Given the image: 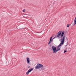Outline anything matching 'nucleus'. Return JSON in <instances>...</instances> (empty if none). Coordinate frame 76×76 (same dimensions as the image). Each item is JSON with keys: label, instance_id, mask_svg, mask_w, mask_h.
Wrapping results in <instances>:
<instances>
[{"label": "nucleus", "instance_id": "1", "mask_svg": "<svg viewBox=\"0 0 76 76\" xmlns=\"http://www.w3.org/2000/svg\"><path fill=\"white\" fill-rule=\"evenodd\" d=\"M65 39V35H64L63 38L61 39V42L59 44V45L57 47V48H60V46H61V45H63V44H64V40Z\"/></svg>", "mask_w": 76, "mask_h": 76}, {"label": "nucleus", "instance_id": "2", "mask_svg": "<svg viewBox=\"0 0 76 76\" xmlns=\"http://www.w3.org/2000/svg\"><path fill=\"white\" fill-rule=\"evenodd\" d=\"M43 67V65L39 63L35 67V69H40Z\"/></svg>", "mask_w": 76, "mask_h": 76}, {"label": "nucleus", "instance_id": "3", "mask_svg": "<svg viewBox=\"0 0 76 76\" xmlns=\"http://www.w3.org/2000/svg\"><path fill=\"white\" fill-rule=\"evenodd\" d=\"M52 50L54 53H56V48L54 46H53L52 47Z\"/></svg>", "mask_w": 76, "mask_h": 76}, {"label": "nucleus", "instance_id": "4", "mask_svg": "<svg viewBox=\"0 0 76 76\" xmlns=\"http://www.w3.org/2000/svg\"><path fill=\"white\" fill-rule=\"evenodd\" d=\"M34 70L33 68H31V69H29L26 72V74L27 75H29V73H30L32 71Z\"/></svg>", "mask_w": 76, "mask_h": 76}, {"label": "nucleus", "instance_id": "5", "mask_svg": "<svg viewBox=\"0 0 76 76\" xmlns=\"http://www.w3.org/2000/svg\"><path fill=\"white\" fill-rule=\"evenodd\" d=\"M52 38H53V37H51L50 39L49 40V42L48 43V44H50V43H51V42H52V41H53V39H55V38H57V37H54V38L52 40Z\"/></svg>", "mask_w": 76, "mask_h": 76}, {"label": "nucleus", "instance_id": "6", "mask_svg": "<svg viewBox=\"0 0 76 76\" xmlns=\"http://www.w3.org/2000/svg\"><path fill=\"white\" fill-rule=\"evenodd\" d=\"M61 31H60L57 33L56 37L60 38V36H61Z\"/></svg>", "mask_w": 76, "mask_h": 76}, {"label": "nucleus", "instance_id": "7", "mask_svg": "<svg viewBox=\"0 0 76 76\" xmlns=\"http://www.w3.org/2000/svg\"><path fill=\"white\" fill-rule=\"evenodd\" d=\"M27 62L28 63H30V60L29 59V58L27 57Z\"/></svg>", "mask_w": 76, "mask_h": 76}, {"label": "nucleus", "instance_id": "8", "mask_svg": "<svg viewBox=\"0 0 76 76\" xmlns=\"http://www.w3.org/2000/svg\"><path fill=\"white\" fill-rule=\"evenodd\" d=\"M64 32L63 31L62 32V34L61 35V38H62L63 36V35H64Z\"/></svg>", "mask_w": 76, "mask_h": 76}, {"label": "nucleus", "instance_id": "9", "mask_svg": "<svg viewBox=\"0 0 76 76\" xmlns=\"http://www.w3.org/2000/svg\"><path fill=\"white\" fill-rule=\"evenodd\" d=\"M44 70V68L43 67H41L40 69H39L40 71H41V70Z\"/></svg>", "mask_w": 76, "mask_h": 76}, {"label": "nucleus", "instance_id": "10", "mask_svg": "<svg viewBox=\"0 0 76 76\" xmlns=\"http://www.w3.org/2000/svg\"><path fill=\"white\" fill-rule=\"evenodd\" d=\"M44 70V68L43 67H41L40 69H39L40 71H41V70Z\"/></svg>", "mask_w": 76, "mask_h": 76}, {"label": "nucleus", "instance_id": "11", "mask_svg": "<svg viewBox=\"0 0 76 76\" xmlns=\"http://www.w3.org/2000/svg\"><path fill=\"white\" fill-rule=\"evenodd\" d=\"M60 48L57 49L56 50V53L57 51H60Z\"/></svg>", "mask_w": 76, "mask_h": 76}, {"label": "nucleus", "instance_id": "12", "mask_svg": "<svg viewBox=\"0 0 76 76\" xmlns=\"http://www.w3.org/2000/svg\"><path fill=\"white\" fill-rule=\"evenodd\" d=\"M74 23L75 25L76 24V17L74 19Z\"/></svg>", "mask_w": 76, "mask_h": 76}, {"label": "nucleus", "instance_id": "13", "mask_svg": "<svg viewBox=\"0 0 76 76\" xmlns=\"http://www.w3.org/2000/svg\"><path fill=\"white\" fill-rule=\"evenodd\" d=\"M69 26H70V24H67V26L68 28H69Z\"/></svg>", "mask_w": 76, "mask_h": 76}, {"label": "nucleus", "instance_id": "14", "mask_svg": "<svg viewBox=\"0 0 76 76\" xmlns=\"http://www.w3.org/2000/svg\"><path fill=\"white\" fill-rule=\"evenodd\" d=\"M66 53V50H65L64 51V53Z\"/></svg>", "mask_w": 76, "mask_h": 76}, {"label": "nucleus", "instance_id": "15", "mask_svg": "<svg viewBox=\"0 0 76 76\" xmlns=\"http://www.w3.org/2000/svg\"><path fill=\"white\" fill-rule=\"evenodd\" d=\"M25 12V10H23V12Z\"/></svg>", "mask_w": 76, "mask_h": 76}, {"label": "nucleus", "instance_id": "16", "mask_svg": "<svg viewBox=\"0 0 76 76\" xmlns=\"http://www.w3.org/2000/svg\"><path fill=\"white\" fill-rule=\"evenodd\" d=\"M66 46H67V44L66 45Z\"/></svg>", "mask_w": 76, "mask_h": 76}, {"label": "nucleus", "instance_id": "17", "mask_svg": "<svg viewBox=\"0 0 76 76\" xmlns=\"http://www.w3.org/2000/svg\"><path fill=\"white\" fill-rule=\"evenodd\" d=\"M66 39H67V38H66Z\"/></svg>", "mask_w": 76, "mask_h": 76}]
</instances>
